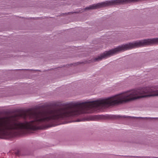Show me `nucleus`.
Listing matches in <instances>:
<instances>
[{
  "mask_svg": "<svg viewBox=\"0 0 158 158\" xmlns=\"http://www.w3.org/2000/svg\"><path fill=\"white\" fill-rule=\"evenodd\" d=\"M18 128L16 124H12L5 119H0V131L11 130Z\"/></svg>",
  "mask_w": 158,
  "mask_h": 158,
  "instance_id": "obj_3",
  "label": "nucleus"
},
{
  "mask_svg": "<svg viewBox=\"0 0 158 158\" xmlns=\"http://www.w3.org/2000/svg\"><path fill=\"white\" fill-rule=\"evenodd\" d=\"M158 43V38L157 39L146 40L136 42L134 44H128L124 45L121 47H118L115 48L114 50L108 52L106 53L105 55H104V56H102V58H103L106 56L112 54L115 52L122 50L131 48L136 47H139Z\"/></svg>",
  "mask_w": 158,
  "mask_h": 158,
  "instance_id": "obj_2",
  "label": "nucleus"
},
{
  "mask_svg": "<svg viewBox=\"0 0 158 158\" xmlns=\"http://www.w3.org/2000/svg\"><path fill=\"white\" fill-rule=\"evenodd\" d=\"M158 96V91L151 92L145 90H132L108 98V105H114L147 97Z\"/></svg>",
  "mask_w": 158,
  "mask_h": 158,
  "instance_id": "obj_1",
  "label": "nucleus"
},
{
  "mask_svg": "<svg viewBox=\"0 0 158 158\" xmlns=\"http://www.w3.org/2000/svg\"><path fill=\"white\" fill-rule=\"evenodd\" d=\"M34 117L35 118L36 121H43L45 120L49 119V118L44 117L45 116L41 114L34 115Z\"/></svg>",
  "mask_w": 158,
  "mask_h": 158,
  "instance_id": "obj_4",
  "label": "nucleus"
}]
</instances>
